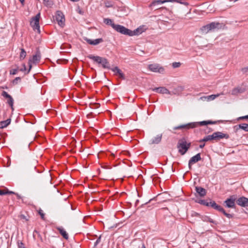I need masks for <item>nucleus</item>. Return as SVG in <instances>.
Here are the masks:
<instances>
[{
  "label": "nucleus",
  "mask_w": 248,
  "mask_h": 248,
  "mask_svg": "<svg viewBox=\"0 0 248 248\" xmlns=\"http://www.w3.org/2000/svg\"><path fill=\"white\" fill-rule=\"evenodd\" d=\"M217 122L212 121H203L199 122L190 123L186 124L180 125L175 126L173 128V130H178L182 129H189L190 128H194L197 127L198 125L203 126L207 124H216Z\"/></svg>",
  "instance_id": "7ed1b4c3"
},
{
  "label": "nucleus",
  "mask_w": 248,
  "mask_h": 248,
  "mask_svg": "<svg viewBox=\"0 0 248 248\" xmlns=\"http://www.w3.org/2000/svg\"><path fill=\"white\" fill-rule=\"evenodd\" d=\"M223 27V24L218 22H213L210 24L202 26L201 28L202 32L206 34L211 31H216L221 29Z\"/></svg>",
  "instance_id": "20e7f679"
},
{
  "label": "nucleus",
  "mask_w": 248,
  "mask_h": 248,
  "mask_svg": "<svg viewBox=\"0 0 248 248\" xmlns=\"http://www.w3.org/2000/svg\"><path fill=\"white\" fill-rule=\"evenodd\" d=\"M18 71V69H13L10 71V74L11 75H16L17 74Z\"/></svg>",
  "instance_id": "ea45409f"
},
{
  "label": "nucleus",
  "mask_w": 248,
  "mask_h": 248,
  "mask_svg": "<svg viewBox=\"0 0 248 248\" xmlns=\"http://www.w3.org/2000/svg\"><path fill=\"white\" fill-rule=\"evenodd\" d=\"M21 81V78L20 77L16 78L12 81V83L14 85H16L18 84V82Z\"/></svg>",
  "instance_id": "72a5a7b5"
},
{
  "label": "nucleus",
  "mask_w": 248,
  "mask_h": 248,
  "mask_svg": "<svg viewBox=\"0 0 248 248\" xmlns=\"http://www.w3.org/2000/svg\"><path fill=\"white\" fill-rule=\"evenodd\" d=\"M40 18V13H38L34 17L31 18V25L32 27L34 30H37L39 31V19Z\"/></svg>",
  "instance_id": "0eeeda50"
},
{
  "label": "nucleus",
  "mask_w": 248,
  "mask_h": 248,
  "mask_svg": "<svg viewBox=\"0 0 248 248\" xmlns=\"http://www.w3.org/2000/svg\"><path fill=\"white\" fill-rule=\"evenodd\" d=\"M192 216L193 217H201V216L199 214L196 213V212H194L192 214Z\"/></svg>",
  "instance_id": "de8ad7c7"
},
{
  "label": "nucleus",
  "mask_w": 248,
  "mask_h": 248,
  "mask_svg": "<svg viewBox=\"0 0 248 248\" xmlns=\"http://www.w3.org/2000/svg\"><path fill=\"white\" fill-rule=\"evenodd\" d=\"M181 63L180 62H174L172 63V66L174 68L179 67Z\"/></svg>",
  "instance_id": "e433bc0d"
},
{
  "label": "nucleus",
  "mask_w": 248,
  "mask_h": 248,
  "mask_svg": "<svg viewBox=\"0 0 248 248\" xmlns=\"http://www.w3.org/2000/svg\"><path fill=\"white\" fill-rule=\"evenodd\" d=\"M112 28L116 31L124 35L132 36L134 35H138L144 31V29L142 27H140L133 31L126 28L122 25L119 24H112Z\"/></svg>",
  "instance_id": "f03ea898"
},
{
  "label": "nucleus",
  "mask_w": 248,
  "mask_h": 248,
  "mask_svg": "<svg viewBox=\"0 0 248 248\" xmlns=\"http://www.w3.org/2000/svg\"><path fill=\"white\" fill-rule=\"evenodd\" d=\"M221 94H223V93H221ZM220 95V94L219 93H217V94H212L208 96L202 97L201 98L203 100L210 101L214 100L216 97H218Z\"/></svg>",
  "instance_id": "f3484780"
},
{
  "label": "nucleus",
  "mask_w": 248,
  "mask_h": 248,
  "mask_svg": "<svg viewBox=\"0 0 248 248\" xmlns=\"http://www.w3.org/2000/svg\"><path fill=\"white\" fill-rule=\"evenodd\" d=\"M238 119H248V115L240 117L238 118Z\"/></svg>",
  "instance_id": "09e8293b"
},
{
  "label": "nucleus",
  "mask_w": 248,
  "mask_h": 248,
  "mask_svg": "<svg viewBox=\"0 0 248 248\" xmlns=\"http://www.w3.org/2000/svg\"><path fill=\"white\" fill-rule=\"evenodd\" d=\"M21 52L20 54L19 58L21 60H22L25 59L26 56V52L25 51L24 48H21Z\"/></svg>",
  "instance_id": "c85d7f7f"
},
{
  "label": "nucleus",
  "mask_w": 248,
  "mask_h": 248,
  "mask_svg": "<svg viewBox=\"0 0 248 248\" xmlns=\"http://www.w3.org/2000/svg\"><path fill=\"white\" fill-rule=\"evenodd\" d=\"M20 217L22 218V219H25L26 220H28V219L24 215H21L20 216Z\"/></svg>",
  "instance_id": "8fccbe9b"
},
{
  "label": "nucleus",
  "mask_w": 248,
  "mask_h": 248,
  "mask_svg": "<svg viewBox=\"0 0 248 248\" xmlns=\"http://www.w3.org/2000/svg\"><path fill=\"white\" fill-rule=\"evenodd\" d=\"M190 145L191 143L190 142L187 143L185 139L180 140L177 145L179 153L181 155H185L190 148Z\"/></svg>",
  "instance_id": "423d86ee"
},
{
  "label": "nucleus",
  "mask_w": 248,
  "mask_h": 248,
  "mask_svg": "<svg viewBox=\"0 0 248 248\" xmlns=\"http://www.w3.org/2000/svg\"><path fill=\"white\" fill-rule=\"evenodd\" d=\"M7 103L10 106L12 110H13L14 99L11 96L8 98Z\"/></svg>",
  "instance_id": "7c9ffc66"
},
{
  "label": "nucleus",
  "mask_w": 248,
  "mask_h": 248,
  "mask_svg": "<svg viewBox=\"0 0 248 248\" xmlns=\"http://www.w3.org/2000/svg\"><path fill=\"white\" fill-rule=\"evenodd\" d=\"M197 202L206 206H210V201L209 200H200Z\"/></svg>",
  "instance_id": "a878e982"
},
{
  "label": "nucleus",
  "mask_w": 248,
  "mask_h": 248,
  "mask_svg": "<svg viewBox=\"0 0 248 248\" xmlns=\"http://www.w3.org/2000/svg\"><path fill=\"white\" fill-rule=\"evenodd\" d=\"M209 201H210V206L220 212L223 210V208L220 205L217 204L215 201H212L211 199H209Z\"/></svg>",
  "instance_id": "dca6fc26"
},
{
  "label": "nucleus",
  "mask_w": 248,
  "mask_h": 248,
  "mask_svg": "<svg viewBox=\"0 0 248 248\" xmlns=\"http://www.w3.org/2000/svg\"><path fill=\"white\" fill-rule=\"evenodd\" d=\"M22 66H23V67L21 68V69H20L19 70L22 72L26 71V66L25 64H23Z\"/></svg>",
  "instance_id": "49530a36"
},
{
  "label": "nucleus",
  "mask_w": 248,
  "mask_h": 248,
  "mask_svg": "<svg viewBox=\"0 0 248 248\" xmlns=\"http://www.w3.org/2000/svg\"><path fill=\"white\" fill-rule=\"evenodd\" d=\"M104 22L107 25H110L112 27V24H115L113 21L109 18H104Z\"/></svg>",
  "instance_id": "2f4dec72"
},
{
  "label": "nucleus",
  "mask_w": 248,
  "mask_h": 248,
  "mask_svg": "<svg viewBox=\"0 0 248 248\" xmlns=\"http://www.w3.org/2000/svg\"><path fill=\"white\" fill-rule=\"evenodd\" d=\"M244 90L240 88H236L233 89L232 91V95H236L239 93H242Z\"/></svg>",
  "instance_id": "bb28decb"
},
{
  "label": "nucleus",
  "mask_w": 248,
  "mask_h": 248,
  "mask_svg": "<svg viewBox=\"0 0 248 248\" xmlns=\"http://www.w3.org/2000/svg\"><path fill=\"white\" fill-rule=\"evenodd\" d=\"M112 28L116 31L124 35L132 36L134 35H138L144 31V29L142 27H140L133 31L126 28L122 25L119 24H112Z\"/></svg>",
  "instance_id": "f257e3e1"
},
{
  "label": "nucleus",
  "mask_w": 248,
  "mask_h": 248,
  "mask_svg": "<svg viewBox=\"0 0 248 248\" xmlns=\"http://www.w3.org/2000/svg\"><path fill=\"white\" fill-rule=\"evenodd\" d=\"M101 236H100L96 240V241L94 243V248H95L96 246L101 241Z\"/></svg>",
  "instance_id": "37998d69"
},
{
  "label": "nucleus",
  "mask_w": 248,
  "mask_h": 248,
  "mask_svg": "<svg viewBox=\"0 0 248 248\" xmlns=\"http://www.w3.org/2000/svg\"><path fill=\"white\" fill-rule=\"evenodd\" d=\"M19 248H26L22 243H20V245L18 246Z\"/></svg>",
  "instance_id": "3c124183"
},
{
  "label": "nucleus",
  "mask_w": 248,
  "mask_h": 248,
  "mask_svg": "<svg viewBox=\"0 0 248 248\" xmlns=\"http://www.w3.org/2000/svg\"><path fill=\"white\" fill-rule=\"evenodd\" d=\"M195 189L196 192L199 194V195L201 197H204V196L206 195V191L204 188L202 187L196 186Z\"/></svg>",
  "instance_id": "412c9836"
},
{
  "label": "nucleus",
  "mask_w": 248,
  "mask_h": 248,
  "mask_svg": "<svg viewBox=\"0 0 248 248\" xmlns=\"http://www.w3.org/2000/svg\"><path fill=\"white\" fill-rule=\"evenodd\" d=\"M86 41L87 43L90 45H96L98 44L102 43L103 42V40L102 38H98L95 40H91L89 39H87Z\"/></svg>",
  "instance_id": "6ab92c4d"
},
{
  "label": "nucleus",
  "mask_w": 248,
  "mask_h": 248,
  "mask_svg": "<svg viewBox=\"0 0 248 248\" xmlns=\"http://www.w3.org/2000/svg\"><path fill=\"white\" fill-rule=\"evenodd\" d=\"M236 203L242 207L248 206V198L245 197H241L238 198L236 201Z\"/></svg>",
  "instance_id": "ddd939ff"
},
{
  "label": "nucleus",
  "mask_w": 248,
  "mask_h": 248,
  "mask_svg": "<svg viewBox=\"0 0 248 248\" xmlns=\"http://www.w3.org/2000/svg\"><path fill=\"white\" fill-rule=\"evenodd\" d=\"M162 134L156 135L150 140V144H158L161 140Z\"/></svg>",
  "instance_id": "aec40b11"
},
{
  "label": "nucleus",
  "mask_w": 248,
  "mask_h": 248,
  "mask_svg": "<svg viewBox=\"0 0 248 248\" xmlns=\"http://www.w3.org/2000/svg\"><path fill=\"white\" fill-rule=\"evenodd\" d=\"M90 59L93 60L98 64H101L102 67L105 69H110V66L108 60L100 56H94L92 55H89L87 56Z\"/></svg>",
  "instance_id": "39448f33"
},
{
  "label": "nucleus",
  "mask_w": 248,
  "mask_h": 248,
  "mask_svg": "<svg viewBox=\"0 0 248 248\" xmlns=\"http://www.w3.org/2000/svg\"><path fill=\"white\" fill-rule=\"evenodd\" d=\"M6 190L7 194H15V195H16L17 196L18 199L20 198V196H19V195L17 193H15V192H14L13 191H10L8 189H6Z\"/></svg>",
  "instance_id": "c9c22d12"
},
{
  "label": "nucleus",
  "mask_w": 248,
  "mask_h": 248,
  "mask_svg": "<svg viewBox=\"0 0 248 248\" xmlns=\"http://www.w3.org/2000/svg\"><path fill=\"white\" fill-rule=\"evenodd\" d=\"M201 218L202 220L204 222H209L210 223H213L214 224L217 225L218 222L214 220L209 217L206 216H201Z\"/></svg>",
  "instance_id": "4be33fe9"
},
{
  "label": "nucleus",
  "mask_w": 248,
  "mask_h": 248,
  "mask_svg": "<svg viewBox=\"0 0 248 248\" xmlns=\"http://www.w3.org/2000/svg\"><path fill=\"white\" fill-rule=\"evenodd\" d=\"M240 129L244 130L246 132H248V124L243 123L238 125Z\"/></svg>",
  "instance_id": "cd10ccee"
},
{
  "label": "nucleus",
  "mask_w": 248,
  "mask_h": 248,
  "mask_svg": "<svg viewBox=\"0 0 248 248\" xmlns=\"http://www.w3.org/2000/svg\"><path fill=\"white\" fill-rule=\"evenodd\" d=\"M221 212L226 217H227L229 218H232L233 217V215L232 214L226 213L224 209H223V210H222Z\"/></svg>",
  "instance_id": "473e14b6"
},
{
  "label": "nucleus",
  "mask_w": 248,
  "mask_h": 248,
  "mask_svg": "<svg viewBox=\"0 0 248 248\" xmlns=\"http://www.w3.org/2000/svg\"><path fill=\"white\" fill-rule=\"evenodd\" d=\"M118 75L119 76L120 78H121L122 79H124L125 78L124 75L122 73V71L118 74Z\"/></svg>",
  "instance_id": "a18cd8bd"
},
{
  "label": "nucleus",
  "mask_w": 248,
  "mask_h": 248,
  "mask_svg": "<svg viewBox=\"0 0 248 248\" xmlns=\"http://www.w3.org/2000/svg\"><path fill=\"white\" fill-rule=\"evenodd\" d=\"M43 2L45 5H46L47 6H50L52 4L51 1H50V0H43Z\"/></svg>",
  "instance_id": "4c0bfd02"
},
{
  "label": "nucleus",
  "mask_w": 248,
  "mask_h": 248,
  "mask_svg": "<svg viewBox=\"0 0 248 248\" xmlns=\"http://www.w3.org/2000/svg\"><path fill=\"white\" fill-rule=\"evenodd\" d=\"M2 95L6 98H8V97H10V96H11L10 94H9L6 92L5 91H3L2 93Z\"/></svg>",
  "instance_id": "a19ab883"
},
{
  "label": "nucleus",
  "mask_w": 248,
  "mask_h": 248,
  "mask_svg": "<svg viewBox=\"0 0 248 248\" xmlns=\"http://www.w3.org/2000/svg\"><path fill=\"white\" fill-rule=\"evenodd\" d=\"M141 248H146L144 244H142Z\"/></svg>",
  "instance_id": "6e6d98bb"
},
{
  "label": "nucleus",
  "mask_w": 248,
  "mask_h": 248,
  "mask_svg": "<svg viewBox=\"0 0 248 248\" xmlns=\"http://www.w3.org/2000/svg\"><path fill=\"white\" fill-rule=\"evenodd\" d=\"M38 213L40 215L41 218L44 219L45 218V214L43 212V211L41 209H40L38 211Z\"/></svg>",
  "instance_id": "58836bf2"
},
{
  "label": "nucleus",
  "mask_w": 248,
  "mask_h": 248,
  "mask_svg": "<svg viewBox=\"0 0 248 248\" xmlns=\"http://www.w3.org/2000/svg\"><path fill=\"white\" fill-rule=\"evenodd\" d=\"M56 229L59 231L60 233L62 236V237L67 240L69 238V236L67 232L62 227H57Z\"/></svg>",
  "instance_id": "a211bd4d"
},
{
  "label": "nucleus",
  "mask_w": 248,
  "mask_h": 248,
  "mask_svg": "<svg viewBox=\"0 0 248 248\" xmlns=\"http://www.w3.org/2000/svg\"><path fill=\"white\" fill-rule=\"evenodd\" d=\"M150 89L152 90L153 91L156 92L160 93L171 94L170 91L164 87L150 88Z\"/></svg>",
  "instance_id": "2eb2a0df"
},
{
  "label": "nucleus",
  "mask_w": 248,
  "mask_h": 248,
  "mask_svg": "<svg viewBox=\"0 0 248 248\" xmlns=\"http://www.w3.org/2000/svg\"><path fill=\"white\" fill-rule=\"evenodd\" d=\"M156 201V198H153V199H150V200L148 202H152V201Z\"/></svg>",
  "instance_id": "864d4df0"
},
{
  "label": "nucleus",
  "mask_w": 248,
  "mask_h": 248,
  "mask_svg": "<svg viewBox=\"0 0 248 248\" xmlns=\"http://www.w3.org/2000/svg\"><path fill=\"white\" fill-rule=\"evenodd\" d=\"M214 140V136L213 134L210 135H208L206 137H205L202 139H201L199 140V142H206L209 140Z\"/></svg>",
  "instance_id": "b1692460"
},
{
  "label": "nucleus",
  "mask_w": 248,
  "mask_h": 248,
  "mask_svg": "<svg viewBox=\"0 0 248 248\" xmlns=\"http://www.w3.org/2000/svg\"><path fill=\"white\" fill-rule=\"evenodd\" d=\"M137 202H139V200H137L136 201V204H137Z\"/></svg>",
  "instance_id": "4d7b16f0"
},
{
  "label": "nucleus",
  "mask_w": 248,
  "mask_h": 248,
  "mask_svg": "<svg viewBox=\"0 0 248 248\" xmlns=\"http://www.w3.org/2000/svg\"><path fill=\"white\" fill-rule=\"evenodd\" d=\"M214 139L215 140L218 141L222 139H228L230 136L227 134H225L221 132H216L213 133Z\"/></svg>",
  "instance_id": "f8f14e48"
},
{
  "label": "nucleus",
  "mask_w": 248,
  "mask_h": 248,
  "mask_svg": "<svg viewBox=\"0 0 248 248\" xmlns=\"http://www.w3.org/2000/svg\"><path fill=\"white\" fill-rule=\"evenodd\" d=\"M11 123V119H7L5 121L0 122V127L3 128L6 127Z\"/></svg>",
  "instance_id": "5701e85b"
},
{
  "label": "nucleus",
  "mask_w": 248,
  "mask_h": 248,
  "mask_svg": "<svg viewBox=\"0 0 248 248\" xmlns=\"http://www.w3.org/2000/svg\"><path fill=\"white\" fill-rule=\"evenodd\" d=\"M235 196L232 195L224 202L225 206L228 208H234L235 207Z\"/></svg>",
  "instance_id": "9b49d317"
},
{
  "label": "nucleus",
  "mask_w": 248,
  "mask_h": 248,
  "mask_svg": "<svg viewBox=\"0 0 248 248\" xmlns=\"http://www.w3.org/2000/svg\"><path fill=\"white\" fill-rule=\"evenodd\" d=\"M6 194H7L6 189L4 190L0 189V195H4Z\"/></svg>",
  "instance_id": "c03bdc74"
},
{
  "label": "nucleus",
  "mask_w": 248,
  "mask_h": 248,
  "mask_svg": "<svg viewBox=\"0 0 248 248\" xmlns=\"http://www.w3.org/2000/svg\"><path fill=\"white\" fill-rule=\"evenodd\" d=\"M101 236H100L96 240V241L94 243V248H95L96 246L101 241Z\"/></svg>",
  "instance_id": "79ce46f5"
},
{
  "label": "nucleus",
  "mask_w": 248,
  "mask_h": 248,
  "mask_svg": "<svg viewBox=\"0 0 248 248\" xmlns=\"http://www.w3.org/2000/svg\"><path fill=\"white\" fill-rule=\"evenodd\" d=\"M19 1L21 2L22 5H23L24 4V1H25V0H19Z\"/></svg>",
  "instance_id": "5fc2aeb1"
},
{
  "label": "nucleus",
  "mask_w": 248,
  "mask_h": 248,
  "mask_svg": "<svg viewBox=\"0 0 248 248\" xmlns=\"http://www.w3.org/2000/svg\"><path fill=\"white\" fill-rule=\"evenodd\" d=\"M111 155H112L113 156H114V155H114V154H113V153H111Z\"/></svg>",
  "instance_id": "13d9d810"
},
{
  "label": "nucleus",
  "mask_w": 248,
  "mask_h": 248,
  "mask_svg": "<svg viewBox=\"0 0 248 248\" xmlns=\"http://www.w3.org/2000/svg\"><path fill=\"white\" fill-rule=\"evenodd\" d=\"M56 20L60 26L63 27L64 25L65 18L64 15L61 11H58L56 12Z\"/></svg>",
  "instance_id": "9d476101"
},
{
  "label": "nucleus",
  "mask_w": 248,
  "mask_h": 248,
  "mask_svg": "<svg viewBox=\"0 0 248 248\" xmlns=\"http://www.w3.org/2000/svg\"><path fill=\"white\" fill-rule=\"evenodd\" d=\"M205 146V143L201 144L200 145L199 147L200 148H203Z\"/></svg>",
  "instance_id": "603ef678"
},
{
  "label": "nucleus",
  "mask_w": 248,
  "mask_h": 248,
  "mask_svg": "<svg viewBox=\"0 0 248 248\" xmlns=\"http://www.w3.org/2000/svg\"><path fill=\"white\" fill-rule=\"evenodd\" d=\"M113 72L115 73V74H118L122 71L117 67L116 66L113 68L110 69Z\"/></svg>",
  "instance_id": "f704fd0d"
},
{
  "label": "nucleus",
  "mask_w": 248,
  "mask_h": 248,
  "mask_svg": "<svg viewBox=\"0 0 248 248\" xmlns=\"http://www.w3.org/2000/svg\"><path fill=\"white\" fill-rule=\"evenodd\" d=\"M173 0H157L153 2L152 4L155 5L156 4H160L167 2H172Z\"/></svg>",
  "instance_id": "393cba45"
},
{
  "label": "nucleus",
  "mask_w": 248,
  "mask_h": 248,
  "mask_svg": "<svg viewBox=\"0 0 248 248\" xmlns=\"http://www.w3.org/2000/svg\"><path fill=\"white\" fill-rule=\"evenodd\" d=\"M148 68L150 71L154 72L163 73L164 72V68L157 63L149 64L148 65Z\"/></svg>",
  "instance_id": "6e6552de"
},
{
  "label": "nucleus",
  "mask_w": 248,
  "mask_h": 248,
  "mask_svg": "<svg viewBox=\"0 0 248 248\" xmlns=\"http://www.w3.org/2000/svg\"><path fill=\"white\" fill-rule=\"evenodd\" d=\"M201 154L198 153L196 155L192 156L188 162V167L189 169H191V165L201 160Z\"/></svg>",
  "instance_id": "4468645a"
},
{
  "label": "nucleus",
  "mask_w": 248,
  "mask_h": 248,
  "mask_svg": "<svg viewBox=\"0 0 248 248\" xmlns=\"http://www.w3.org/2000/svg\"><path fill=\"white\" fill-rule=\"evenodd\" d=\"M40 59H41L40 53L39 51H38L36 52V53L33 56L32 59L30 60L29 61V69L28 71H27V74H28L29 73L30 71L31 70V69L32 67L31 62H32L33 63H37L40 62Z\"/></svg>",
  "instance_id": "1a4fd4ad"
},
{
  "label": "nucleus",
  "mask_w": 248,
  "mask_h": 248,
  "mask_svg": "<svg viewBox=\"0 0 248 248\" xmlns=\"http://www.w3.org/2000/svg\"><path fill=\"white\" fill-rule=\"evenodd\" d=\"M243 75L248 76V66L243 67L240 69Z\"/></svg>",
  "instance_id": "c756f323"
}]
</instances>
